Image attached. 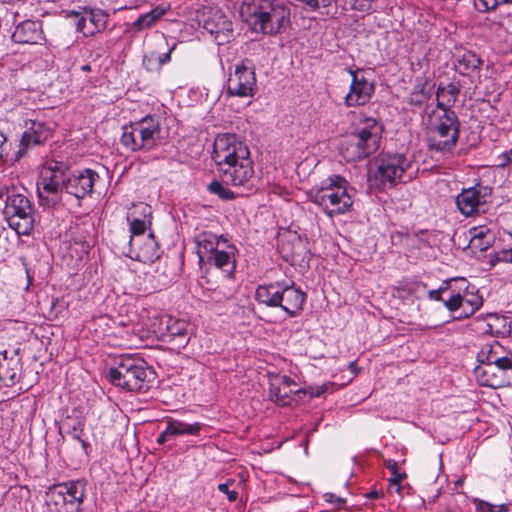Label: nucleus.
Returning a JSON list of instances; mask_svg holds the SVG:
<instances>
[{"instance_id":"1","label":"nucleus","mask_w":512,"mask_h":512,"mask_svg":"<svg viewBox=\"0 0 512 512\" xmlns=\"http://www.w3.org/2000/svg\"><path fill=\"white\" fill-rule=\"evenodd\" d=\"M212 158L218 165L221 179L225 184L243 186L254 175L250 151L234 134L217 136Z\"/></svg>"},{"instance_id":"2","label":"nucleus","mask_w":512,"mask_h":512,"mask_svg":"<svg viewBox=\"0 0 512 512\" xmlns=\"http://www.w3.org/2000/svg\"><path fill=\"white\" fill-rule=\"evenodd\" d=\"M240 14L255 32L282 33L291 23L290 8L281 0H243Z\"/></svg>"},{"instance_id":"3","label":"nucleus","mask_w":512,"mask_h":512,"mask_svg":"<svg viewBox=\"0 0 512 512\" xmlns=\"http://www.w3.org/2000/svg\"><path fill=\"white\" fill-rule=\"evenodd\" d=\"M460 137V121L454 111H435L428 114L425 142L431 153L453 154Z\"/></svg>"},{"instance_id":"4","label":"nucleus","mask_w":512,"mask_h":512,"mask_svg":"<svg viewBox=\"0 0 512 512\" xmlns=\"http://www.w3.org/2000/svg\"><path fill=\"white\" fill-rule=\"evenodd\" d=\"M382 133L383 125L377 119L361 116L355 130L341 143V155L348 162L369 157L379 149Z\"/></svg>"},{"instance_id":"5","label":"nucleus","mask_w":512,"mask_h":512,"mask_svg":"<svg viewBox=\"0 0 512 512\" xmlns=\"http://www.w3.org/2000/svg\"><path fill=\"white\" fill-rule=\"evenodd\" d=\"M153 378V369L135 354L119 355L115 359V365L109 370L110 382L129 392L148 391Z\"/></svg>"},{"instance_id":"6","label":"nucleus","mask_w":512,"mask_h":512,"mask_svg":"<svg viewBox=\"0 0 512 512\" xmlns=\"http://www.w3.org/2000/svg\"><path fill=\"white\" fill-rule=\"evenodd\" d=\"M355 189L339 175L326 179L318 188L309 191L311 202L319 206L330 218L349 212L353 205Z\"/></svg>"},{"instance_id":"7","label":"nucleus","mask_w":512,"mask_h":512,"mask_svg":"<svg viewBox=\"0 0 512 512\" xmlns=\"http://www.w3.org/2000/svg\"><path fill=\"white\" fill-rule=\"evenodd\" d=\"M167 138V132L162 127V120L156 115L131 122L123 127L121 144L132 152H148L162 145Z\"/></svg>"},{"instance_id":"8","label":"nucleus","mask_w":512,"mask_h":512,"mask_svg":"<svg viewBox=\"0 0 512 512\" xmlns=\"http://www.w3.org/2000/svg\"><path fill=\"white\" fill-rule=\"evenodd\" d=\"M256 300L269 307H280L289 316L297 315L303 308L306 295L293 282H274L256 289Z\"/></svg>"},{"instance_id":"9","label":"nucleus","mask_w":512,"mask_h":512,"mask_svg":"<svg viewBox=\"0 0 512 512\" xmlns=\"http://www.w3.org/2000/svg\"><path fill=\"white\" fill-rule=\"evenodd\" d=\"M410 162L399 153H381L369 165V181L380 189L403 181Z\"/></svg>"},{"instance_id":"10","label":"nucleus","mask_w":512,"mask_h":512,"mask_svg":"<svg viewBox=\"0 0 512 512\" xmlns=\"http://www.w3.org/2000/svg\"><path fill=\"white\" fill-rule=\"evenodd\" d=\"M67 170L68 167L58 161H50L43 166L37 181L41 205L51 207L59 203L61 193L65 191Z\"/></svg>"},{"instance_id":"11","label":"nucleus","mask_w":512,"mask_h":512,"mask_svg":"<svg viewBox=\"0 0 512 512\" xmlns=\"http://www.w3.org/2000/svg\"><path fill=\"white\" fill-rule=\"evenodd\" d=\"M8 225L18 235H30L34 229V208L22 194H13L6 200L3 210Z\"/></svg>"},{"instance_id":"12","label":"nucleus","mask_w":512,"mask_h":512,"mask_svg":"<svg viewBox=\"0 0 512 512\" xmlns=\"http://www.w3.org/2000/svg\"><path fill=\"white\" fill-rule=\"evenodd\" d=\"M188 326L185 320L167 314L153 317L151 323L156 337L163 342L170 343L176 349L185 348L189 343Z\"/></svg>"},{"instance_id":"13","label":"nucleus","mask_w":512,"mask_h":512,"mask_svg":"<svg viewBox=\"0 0 512 512\" xmlns=\"http://www.w3.org/2000/svg\"><path fill=\"white\" fill-rule=\"evenodd\" d=\"M453 282L456 292L444 301V305L449 311L457 313L455 318H468L482 306L483 299L477 292L469 291L465 278H455Z\"/></svg>"},{"instance_id":"14","label":"nucleus","mask_w":512,"mask_h":512,"mask_svg":"<svg viewBox=\"0 0 512 512\" xmlns=\"http://www.w3.org/2000/svg\"><path fill=\"white\" fill-rule=\"evenodd\" d=\"M227 95L237 97H253L257 92L255 70L249 66L248 60H242L230 68L226 83Z\"/></svg>"},{"instance_id":"15","label":"nucleus","mask_w":512,"mask_h":512,"mask_svg":"<svg viewBox=\"0 0 512 512\" xmlns=\"http://www.w3.org/2000/svg\"><path fill=\"white\" fill-rule=\"evenodd\" d=\"M86 483L83 480L70 481L67 483L58 484L54 490L47 493V504L53 502L56 506L62 503L66 512H68V505L74 506L79 512V505L82 503L85 495ZM56 512H61L62 507H56Z\"/></svg>"},{"instance_id":"16","label":"nucleus","mask_w":512,"mask_h":512,"mask_svg":"<svg viewBox=\"0 0 512 512\" xmlns=\"http://www.w3.org/2000/svg\"><path fill=\"white\" fill-rule=\"evenodd\" d=\"M270 397L281 406H290L297 404L307 396L308 390L306 388H298V385L288 376H280L271 383Z\"/></svg>"},{"instance_id":"17","label":"nucleus","mask_w":512,"mask_h":512,"mask_svg":"<svg viewBox=\"0 0 512 512\" xmlns=\"http://www.w3.org/2000/svg\"><path fill=\"white\" fill-rule=\"evenodd\" d=\"M351 76L349 92L344 97V103L347 107H357L367 104L372 98L375 85L370 82L361 70L348 69Z\"/></svg>"},{"instance_id":"18","label":"nucleus","mask_w":512,"mask_h":512,"mask_svg":"<svg viewBox=\"0 0 512 512\" xmlns=\"http://www.w3.org/2000/svg\"><path fill=\"white\" fill-rule=\"evenodd\" d=\"M67 16L75 18L76 29L84 36H93L103 30L108 21V15L103 10L86 7H82L78 11H67Z\"/></svg>"},{"instance_id":"19","label":"nucleus","mask_w":512,"mask_h":512,"mask_svg":"<svg viewBox=\"0 0 512 512\" xmlns=\"http://www.w3.org/2000/svg\"><path fill=\"white\" fill-rule=\"evenodd\" d=\"M492 188L477 184L474 187L463 189L456 197V205L459 211L465 216L477 213L481 206L490 202Z\"/></svg>"},{"instance_id":"20","label":"nucleus","mask_w":512,"mask_h":512,"mask_svg":"<svg viewBox=\"0 0 512 512\" xmlns=\"http://www.w3.org/2000/svg\"><path fill=\"white\" fill-rule=\"evenodd\" d=\"M203 28L220 42L228 41L233 33L231 20L220 9L208 8L203 11L201 19Z\"/></svg>"},{"instance_id":"21","label":"nucleus","mask_w":512,"mask_h":512,"mask_svg":"<svg viewBox=\"0 0 512 512\" xmlns=\"http://www.w3.org/2000/svg\"><path fill=\"white\" fill-rule=\"evenodd\" d=\"M99 175L92 169L77 171L70 176L66 175L65 192L77 199H83L93 192Z\"/></svg>"},{"instance_id":"22","label":"nucleus","mask_w":512,"mask_h":512,"mask_svg":"<svg viewBox=\"0 0 512 512\" xmlns=\"http://www.w3.org/2000/svg\"><path fill=\"white\" fill-rule=\"evenodd\" d=\"M475 377L481 386L500 388L512 385V370L492 364L477 365Z\"/></svg>"},{"instance_id":"23","label":"nucleus","mask_w":512,"mask_h":512,"mask_svg":"<svg viewBox=\"0 0 512 512\" xmlns=\"http://www.w3.org/2000/svg\"><path fill=\"white\" fill-rule=\"evenodd\" d=\"M51 129L44 122L31 121L29 128L23 133L19 150L15 153L16 160L23 157L33 146L45 143L51 137Z\"/></svg>"},{"instance_id":"24","label":"nucleus","mask_w":512,"mask_h":512,"mask_svg":"<svg viewBox=\"0 0 512 512\" xmlns=\"http://www.w3.org/2000/svg\"><path fill=\"white\" fill-rule=\"evenodd\" d=\"M17 44L41 45L45 41L41 21L25 20L20 22L11 36Z\"/></svg>"},{"instance_id":"25","label":"nucleus","mask_w":512,"mask_h":512,"mask_svg":"<svg viewBox=\"0 0 512 512\" xmlns=\"http://www.w3.org/2000/svg\"><path fill=\"white\" fill-rule=\"evenodd\" d=\"M130 248L135 253L134 258L143 263H152L160 257L158 243L152 233L143 240L130 237Z\"/></svg>"},{"instance_id":"26","label":"nucleus","mask_w":512,"mask_h":512,"mask_svg":"<svg viewBox=\"0 0 512 512\" xmlns=\"http://www.w3.org/2000/svg\"><path fill=\"white\" fill-rule=\"evenodd\" d=\"M236 247L227 241H224L221 247L216 250L212 257H209L205 264L214 265L216 268L231 276L236 268L235 259Z\"/></svg>"},{"instance_id":"27","label":"nucleus","mask_w":512,"mask_h":512,"mask_svg":"<svg viewBox=\"0 0 512 512\" xmlns=\"http://www.w3.org/2000/svg\"><path fill=\"white\" fill-rule=\"evenodd\" d=\"M227 241L223 236H218L211 231H202L195 236L197 255L199 264H205V261L212 257V254L218 250L222 243Z\"/></svg>"},{"instance_id":"28","label":"nucleus","mask_w":512,"mask_h":512,"mask_svg":"<svg viewBox=\"0 0 512 512\" xmlns=\"http://www.w3.org/2000/svg\"><path fill=\"white\" fill-rule=\"evenodd\" d=\"M19 349L14 351L12 356L8 352H0V381L7 387H11L18 381V373L21 370V361L18 357Z\"/></svg>"},{"instance_id":"29","label":"nucleus","mask_w":512,"mask_h":512,"mask_svg":"<svg viewBox=\"0 0 512 512\" xmlns=\"http://www.w3.org/2000/svg\"><path fill=\"white\" fill-rule=\"evenodd\" d=\"M151 215V207L145 203L133 205L127 215L133 238L143 236L146 231V218Z\"/></svg>"},{"instance_id":"30","label":"nucleus","mask_w":512,"mask_h":512,"mask_svg":"<svg viewBox=\"0 0 512 512\" xmlns=\"http://www.w3.org/2000/svg\"><path fill=\"white\" fill-rule=\"evenodd\" d=\"M460 93V85L449 83L447 85H439L437 88L436 98L437 107L435 111H453L451 108L457 101Z\"/></svg>"},{"instance_id":"31","label":"nucleus","mask_w":512,"mask_h":512,"mask_svg":"<svg viewBox=\"0 0 512 512\" xmlns=\"http://www.w3.org/2000/svg\"><path fill=\"white\" fill-rule=\"evenodd\" d=\"M471 235L470 245L479 251H486L494 242L493 232L486 226H477L469 230Z\"/></svg>"},{"instance_id":"32","label":"nucleus","mask_w":512,"mask_h":512,"mask_svg":"<svg viewBox=\"0 0 512 512\" xmlns=\"http://www.w3.org/2000/svg\"><path fill=\"white\" fill-rule=\"evenodd\" d=\"M166 424L169 427V432L167 434H169V433L172 434L173 438H176V437L182 436V435H192V436L199 435V433L203 427V424L200 422H195V423L190 424V423H186L184 421L174 419L171 417H169L166 420Z\"/></svg>"},{"instance_id":"33","label":"nucleus","mask_w":512,"mask_h":512,"mask_svg":"<svg viewBox=\"0 0 512 512\" xmlns=\"http://www.w3.org/2000/svg\"><path fill=\"white\" fill-rule=\"evenodd\" d=\"M167 12V8L157 6L148 13L142 14L133 23V26L138 30L148 29L160 20Z\"/></svg>"},{"instance_id":"34","label":"nucleus","mask_w":512,"mask_h":512,"mask_svg":"<svg viewBox=\"0 0 512 512\" xmlns=\"http://www.w3.org/2000/svg\"><path fill=\"white\" fill-rule=\"evenodd\" d=\"M481 60L473 52L467 51L457 58L456 69L462 75H467L471 71L480 67Z\"/></svg>"},{"instance_id":"35","label":"nucleus","mask_w":512,"mask_h":512,"mask_svg":"<svg viewBox=\"0 0 512 512\" xmlns=\"http://www.w3.org/2000/svg\"><path fill=\"white\" fill-rule=\"evenodd\" d=\"M176 44H174L171 48L168 49L166 53L156 54L151 53L149 56L144 57V64L147 66V69H159L164 64L168 63L171 60V53L174 50Z\"/></svg>"},{"instance_id":"36","label":"nucleus","mask_w":512,"mask_h":512,"mask_svg":"<svg viewBox=\"0 0 512 512\" xmlns=\"http://www.w3.org/2000/svg\"><path fill=\"white\" fill-rule=\"evenodd\" d=\"M504 322V319H501L497 316H490L485 322L482 323L481 331L483 334H489L491 336H498L507 333L509 330L506 329L505 325L503 326L504 330H500L498 328L499 324Z\"/></svg>"},{"instance_id":"37","label":"nucleus","mask_w":512,"mask_h":512,"mask_svg":"<svg viewBox=\"0 0 512 512\" xmlns=\"http://www.w3.org/2000/svg\"><path fill=\"white\" fill-rule=\"evenodd\" d=\"M496 350L498 351L489 364L500 366L504 370H512V352L506 350L503 346L496 347Z\"/></svg>"},{"instance_id":"38","label":"nucleus","mask_w":512,"mask_h":512,"mask_svg":"<svg viewBox=\"0 0 512 512\" xmlns=\"http://www.w3.org/2000/svg\"><path fill=\"white\" fill-rule=\"evenodd\" d=\"M502 345L498 341H493L491 343L484 344L480 351L477 353V361L478 365L488 364L491 362V359L497 353L496 347H501Z\"/></svg>"},{"instance_id":"39","label":"nucleus","mask_w":512,"mask_h":512,"mask_svg":"<svg viewBox=\"0 0 512 512\" xmlns=\"http://www.w3.org/2000/svg\"><path fill=\"white\" fill-rule=\"evenodd\" d=\"M511 4L512 0H474V7L481 13L495 11L498 7Z\"/></svg>"},{"instance_id":"40","label":"nucleus","mask_w":512,"mask_h":512,"mask_svg":"<svg viewBox=\"0 0 512 512\" xmlns=\"http://www.w3.org/2000/svg\"><path fill=\"white\" fill-rule=\"evenodd\" d=\"M223 181L220 182V181H217V180H213L209 185H208V191L214 195H217L220 199L222 200H232L235 198V193L232 192L231 190L227 189L224 185H223Z\"/></svg>"},{"instance_id":"41","label":"nucleus","mask_w":512,"mask_h":512,"mask_svg":"<svg viewBox=\"0 0 512 512\" xmlns=\"http://www.w3.org/2000/svg\"><path fill=\"white\" fill-rule=\"evenodd\" d=\"M428 93L425 91L424 84H417L414 87V90L410 93L408 97V103L414 106H421L424 102L428 100Z\"/></svg>"},{"instance_id":"42","label":"nucleus","mask_w":512,"mask_h":512,"mask_svg":"<svg viewBox=\"0 0 512 512\" xmlns=\"http://www.w3.org/2000/svg\"><path fill=\"white\" fill-rule=\"evenodd\" d=\"M454 279H451L450 281H446L444 282V284L442 286H440L438 289H435V290H430L428 292V297L429 299L431 300H435V301H441L442 300V297L441 295L447 291H450L451 294H454V292H456V288H454Z\"/></svg>"},{"instance_id":"43","label":"nucleus","mask_w":512,"mask_h":512,"mask_svg":"<svg viewBox=\"0 0 512 512\" xmlns=\"http://www.w3.org/2000/svg\"><path fill=\"white\" fill-rule=\"evenodd\" d=\"M235 480L228 479L225 483L218 485V490L225 494L230 502H234L238 498V491L234 488Z\"/></svg>"},{"instance_id":"44","label":"nucleus","mask_w":512,"mask_h":512,"mask_svg":"<svg viewBox=\"0 0 512 512\" xmlns=\"http://www.w3.org/2000/svg\"><path fill=\"white\" fill-rule=\"evenodd\" d=\"M334 387H335L334 383H325L322 386L318 387L317 389H313L312 387H310L307 389L308 390L307 395H309L310 399L313 397H319L329 391H332Z\"/></svg>"},{"instance_id":"45","label":"nucleus","mask_w":512,"mask_h":512,"mask_svg":"<svg viewBox=\"0 0 512 512\" xmlns=\"http://www.w3.org/2000/svg\"><path fill=\"white\" fill-rule=\"evenodd\" d=\"M496 258L500 262L512 263V248L498 252Z\"/></svg>"},{"instance_id":"46","label":"nucleus","mask_w":512,"mask_h":512,"mask_svg":"<svg viewBox=\"0 0 512 512\" xmlns=\"http://www.w3.org/2000/svg\"><path fill=\"white\" fill-rule=\"evenodd\" d=\"M404 477H405V474H401V473L392 475V477L389 480L390 488H393V489H395V491L398 492L400 490V482L403 480Z\"/></svg>"},{"instance_id":"47","label":"nucleus","mask_w":512,"mask_h":512,"mask_svg":"<svg viewBox=\"0 0 512 512\" xmlns=\"http://www.w3.org/2000/svg\"><path fill=\"white\" fill-rule=\"evenodd\" d=\"M324 498L327 502H330V503H335L337 504V508L338 509H342L343 507L341 506V504H344L345 503V500L334 495V494H331V493H327L324 495Z\"/></svg>"},{"instance_id":"48","label":"nucleus","mask_w":512,"mask_h":512,"mask_svg":"<svg viewBox=\"0 0 512 512\" xmlns=\"http://www.w3.org/2000/svg\"><path fill=\"white\" fill-rule=\"evenodd\" d=\"M81 432L82 430L78 431L75 427L73 428V431L69 432V434L71 435L72 439L74 440H77L81 443L82 447L84 449H86V447L88 446V444L81 439Z\"/></svg>"},{"instance_id":"49","label":"nucleus","mask_w":512,"mask_h":512,"mask_svg":"<svg viewBox=\"0 0 512 512\" xmlns=\"http://www.w3.org/2000/svg\"><path fill=\"white\" fill-rule=\"evenodd\" d=\"M169 432V427L166 425V429L159 435L157 438L158 444H164L166 441L173 439L172 434H167Z\"/></svg>"},{"instance_id":"50","label":"nucleus","mask_w":512,"mask_h":512,"mask_svg":"<svg viewBox=\"0 0 512 512\" xmlns=\"http://www.w3.org/2000/svg\"><path fill=\"white\" fill-rule=\"evenodd\" d=\"M385 466L387 469H389L391 471L392 475H396L397 473H399L398 463L395 460H392V459L385 460Z\"/></svg>"},{"instance_id":"51","label":"nucleus","mask_w":512,"mask_h":512,"mask_svg":"<svg viewBox=\"0 0 512 512\" xmlns=\"http://www.w3.org/2000/svg\"><path fill=\"white\" fill-rule=\"evenodd\" d=\"M498 161H499V163L497 164V166L500 168H505L506 166H508L511 163L510 161H508L507 152L500 154L498 156Z\"/></svg>"},{"instance_id":"52","label":"nucleus","mask_w":512,"mask_h":512,"mask_svg":"<svg viewBox=\"0 0 512 512\" xmlns=\"http://www.w3.org/2000/svg\"><path fill=\"white\" fill-rule=\"evenodd\" d=\"M6 142H7L6 136L0 131V159L3 157V152L5 150Z\"/></svg>"},{"instance_id":"53","label":"nucleus","mask_w":512,"mask_h":512,"mask_svg":"<svg viewBox=\"0 0 512 512\" xmlns=\"http://www.w3.org/2000/svg\"><path fill=\"white\" fill-rule=\"evenodd\" d=\"M479 509L482 510V512H494L493 507L488 503L481 502L478 506Z\"/></svg>"},{"instance_id":"54","label":"nucleus","mask_w":512,"mask_h":512,"mask_svg":"<svg viewBox=\"0 0 512 512\" xmlns=\"http://www.w3.org/2000/svg\"><path fill=\"white\" fill-rule=\"evenodd\" d=\"M26 273H27V278H28V284H27L26 289H28V288H29V285H30V284H31V282H32V277L30 276L28 269H26Z\"/></svg>"},{"instance_id":"55","label":"nucleus","mask_w":512,"mask_h":512,"mask_svg":"<svg viewBox=\"0 0 512 512\" xmlns=\"http://www.w3.org/2000/svg\"><path fill=\"white\" fill-rule=\"evenodd\" d=\"M378 495H379V493L377 491H373V492L369 493L368 496L371 498H376V497H378Z\"/></svg>"},{"instance_id":"56","label":"nucleus","mask_w":512,"mask_h":512,"mask_svg":"<svg viewBox=\"0 0 512 512\" xmlns=\"http://www.w3.org/2000/svg\"><path fill=\"white\" fill-rule=\"evenodd\" d=\"M507 154H508V161H510L512 163V148L507 151Z\"/></svg>"},{"instance_id":"57","label":"nucleus","mask_w":512,"mask_h":512,"mask_svg":"<svg viewBox=\"0 0 512 512\" xmlns=\"http://www.w3.org/2000/svg\"><path fill=\"white\" fill-rule=\"evenodd\" d=\"M82 70H84V71H90V66H89V65H84V66L82 67Z\"/></svg>"},{"instance_id":"58","label":"nucleus","mask_w":512,"mask_h":512,"mask_svg":"<svg viewBox=\"0 0 512 512\" xmlns=\"http://www.w3.org/2000/svg\"><path fill=\"white\" fill-rule=\"evenodd\" d=\"M349 366L352 370H354L356 368V362H351Z\"/></svg>"},{"instance_id":"59","label":"nucleus","mask_w":512,"mask_h":512,"mask_svg":"<svg viewBox=\"0 0 512 512\" xmlns=\"http://www.w3.org/2000/svg\"><path fill=\"white\" fill-rule=\"evenodd\" d=\"M507 511V508L505 507V505H501V509L499 512H506Z\"/></svg>"}]
</instances>
